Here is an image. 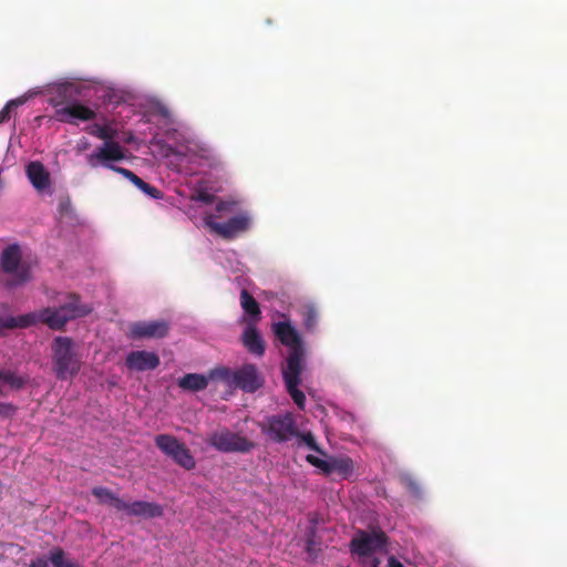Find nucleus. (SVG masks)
<instances>
[{
  "mask_svg": "<svg viewBox=\"0 0 567 567\" xmlns=\"http://www.w3.org/2000/svg\"><path fill=\"white\" fill-rule=\"evenodd\" d=\"M388 543L386 534L378 528L372 532L359 529L349 544L352 555L359 557H369L378 551H382Z\"/></svg>",
  "mask_w": 567,
  "mask_h": 567,
  "instance_id": "6e6552de",
  "label": "nucleus"
},
{
  "mask_svg": "<svg viewBox=\"0 0 567 567\" xmlns=\"http://www.w3.org/2000/svg\"><path fill=\"white\" fill-rule=\"evenodd\" d=\"M306 550L309 555H316L317 551L319 550L317 543L315 542L313 538L309 537L307 539Z\"/></svg>",
  "mask_w": 567,
  "mask_h": 567,
  "instance_id": "c9c22d12",
  "label": "nucleus"
},
{
  "mask_svg": "<svg viewBox=\"0 0 567 567\" xmlns=\"http://www.w3.org/2000/svg\"><path fill=\"white\" fill-rule=\"evenodd\" d=\"M22 100H10L0 111V123L7 122L10 118L11 111L22 104Z\"/></svg>",
  "mask_w": 567,
  "mask_h": 567,
  "instance_id": "2f4dec72",
  "label": "nucleus"
},
{
  "mask_svg": "<svg viewBox=\"0 0 567 567\" xmlns=\"http://www.w3.org/2000/svg\"><path fill=\"white\" fill-rule=\"evenodd\" d=\"M300 315L302 318V322L305 328L308 331L316 330L319 321V311L312 303H306L300 308Z\"/></svg>",
  "mask_w": 567,
  "mask_h": 567,
  "instance_id": "393cba45",
  "label": "nucleus"
},
{
  "mask_svg": "<svg viewBox=\"0 0 567 567\" xmlns=\"http://www.w3.org/2000/svg\"><path fill=\"white\" fill-rule=\"evenodd\" d=\"M52 370L58 380H72L81 370V358L70 337H55L51 343Z\"/></svg>",
  "mask_w": 567,
  "mask_h": 567,
  "instance_id": "7ed1b4c3",
  "label": "nucleus"
},
{
  "mask_svg": "<svg viewBox=\"0 0 567 567\" xmlns=\"http://www.w3.org/2000/svg\"><path fill=\"white\" fill-rule=\"evenodd\" d=\"M27 176L34 188L42 190L49 185V173L41 162L34 161L27 166Z\"/></svg>",
  "mask_w": 567,
  "mask_h": 567,
  "instance_id": "a211bd4d",
  "label": "nucleus"
},
{
  "mask_svg": "<svg viewBox=\"0 0 567 567\" xmlns=\"http://www.w3.org/2000/svg\"><path fill=\"white\" fill-rule=\"evenodd\" d=\"M240 306L245 313L249 316L247 324H257L261 319L260 307L257 300L246 289H243L240 292Z\"/></svg>",
  "mask_w": 567,
  "mask_h": 567,
  "instance_id": "6ab92c4d",
  "label": "nucleus"
},
{
  "mask_svg": "<svg viewBox=\"0 0 567 567\" xmlns=\"http://www.w3.org/2000/svg\"><path fill=\"white\" fill-rule=\"evenodd\" d=\"M155 445L168 457L183 444L177 437L171 434H158L155 436Z\"/></svg>",
  "mask_w": 567,
  "mask_h": 567,
  "instance_id": "412c9836",
  "label": "nucleus"
},
{
  "mask_svg": "<svg viewBox=\"0 0 567 567\" xmlns=\"http://www.w3.org/2000/svg\"><path fill=\"white\" fill-rule=\"evenodd\" d=\"M16 411V408L10 403L0 402V416H10Z\"/></svg>",
  "mask_w": 567,
  "mask_h": 567,
  "instance_id": "f704fd0d",
  "label": "nucleus"
},
{
  "mask_svg": "<svg viewBox=\"0 0 567 567\" xmlns=\"http://www.w3.org/2000/svg\"><path fill=\"white\" fill-rule=\"evenodd\" d=\"M241 342L249 353L257 357L265 354V341L256 328V324H247L241 334Z\"/></svg>",
  "mask_w": 567,
  "mask_h": 567,
  "instance_id": "dca6fc26",
  "label": "nucleus"
},
{
  "mask_svg": "<svg viewBox=\"0 0 567 567\" xmlns=\"http://www.w3.org/2000/svg\"><path fill=\"white\" fill-rule=\"evenodd\" d=\"M210 378L221 381L228 388L240 389L247 393H255L265 383L262 374L254 363H245L236 370L227 367H217L210 370Z\"/></svg>",
  "mask_w": 567,
  "mask_h": 567,
  "instance_id": "20e7f679",
  "label": "nucleus"
},
{
  "mask_svg": "<svg viewBox=\"0 0 567 567\" xmlns=\"http://www.w3.org/2000/svg\"><path fill=\"white\" fill-rule=\"evenodd\" d=\"M307 462L310 463L311 465L322 470L324 473L328 472V467H329V461H324V460H321L315 455H307L306 457Z\"/></svg>",
  "mask_w": 567,
  "mask_h": 567,
  "instance_id": "473e14b6",
  "label": "nucleus"
},
{
  "mask_svg": "<svg viewBox=\"0 0 567 567\" xmlns=\"http://www.w3.org/2000/svg\"><path fill=\"white\" fill-rule=\"evenodd\" d=\"M169 324L165 320L136 321L128 327V337L140 339H162L167 336Z\"/></svg>",
  "mask_w": 567,
  "mask_h": 567,
  "instance_id": "ddd939ff",
  "label": "nucleus"
},
{
  "mask_svg": "<svg viewBox=\"0 0 567 567\" xmlns=\"http://www.w3.org/2000/svg\"><path fill=\"white\" fill-rule=\"evenodd\" d=\"M78 94L76 86L71 83H62L56 86V96L51 99V104L55 107V120L72 123L73 118L80 121L95 118L96 113L92 109L75 102Z\"/></svg>",
  "mask_w": 567,
  "mask_h": 567,
  "instance_id": "f03ea898",
  "label": "nucleus"
},
{
  "mask_svg": "<svg viewBox=\"0 0 567 567\" xmlns=\"http://www.w3.org/2000/svg\"><path fill=\"white\" fill-rule=\"evenodd\" d=\"M262 434L276 443H285L298 434L293 415L289 412L268 415L258 423Z\"/></svg>",
  "mask_w": 567,
  "mask_h": 567,
  "instance_id": "423d86ee",
  "label": "nucleus"
},
{
  "mask_svg": "<svg viewBox=\"0 0 567 567\" xmlns=\"http://www.w3.org/2000/svg\"><path fill=\"white\" fill-rule=\"evenodd\" d=\"M210 380L214 381L210 378V371L207 375L199 373H187L178 379L177 384L185 391L199 392L208 386Z\"/></svg>",
  "mask_w": 567,
  "mask_h": 567,
  "instance_id": "f3484780",
  "label": "nucleus"
},
{
  "mask_svg": "<svg viewBox=\"0 0 567 567\" xmlns=\"http://www.w3.org/2000/svg\"><path fill=\"white\" fill-rule=\"evenodd\" d=\"M141 192H143L145 195H147L154 199L163 198V192H161L158 188L150 185L148 183H145V185H143V187L141 188Z\"/></svg>",
  "mask_w": 567,
  "mask_h": 567,
  "instance_id": "72a5a7b5",
  "label": "nucleus"
},
{
  "mask_svg": "<svg viewBox=\"0 0 567 567\" xmlns=\"http://www.w3.org/2000/svg\"><path fill=\"white\" fill-rule=\"evenodd\" d=\"M125 158V151L120 143L114 140L105 142L103 146L99 147L96 152L87 157L90 166L95 167L97 164L111 169L115 166L112 162H120Z\"/></svg>",
  "mask_w": 567,
  "mask_h": 567,
  "instance_id": "4468645a",
  "label": "nucleus"
},
{
  "mask_svg": "<svg viewBox=\"0 0 567 567\" xmlns=\"http://www.w3.org/2000/svg\"><path fill=\"white\" fill-rule=\"evenodd\" d=\"M125 364L134 371L155 370L159 365V358L156 353L145 350L131 351L126 357Z\"/></svg>",
  "mask_w": 567,
  "mask_h": 567,
  "instance_id": "2eb2a0df",
  "label": "nucleus"
},
{
  "mask_svg": "<svg viewBox=\"0 0 567 567\" xmlns=\"http://www.w3.org/2000/svg\"><path fill=\"white\" fill-rule=\"evenodd\" d=\"M0 264L2 270L12 276L7 282L9 287L23 285L31 279L29 266L21 264V251L18 245H10L3 249Z\"/></svg>",
  "mask_w": 567,
  "mask_h": 567,
  "instance_id": "1a4fd4ad",
  "label": "nucleus"
},
{
  "mask_svg": "<svg viewBox=\"0 0 567 567\" xmlns=\"http://www.w3.org/2000/svg\"><path fill=\"white\" fill-rule=\"evenodd\" d=\"M233 206H234V203L220 200L216 205V212H218V213L229 212V210H231Z\"/></svg>",
  "mask_w": 567,
  "mask_h": 567,
  "instance_id": "4c0bfd02",
  "label": "nucleus"
},
{
  "mask_svg": "<svg viewBox=\"0 0 567 567\" xmlns=\"http://www.w3.org/2000/svg\"><path fill=\"white\" fill-rule=\"evenodd\" d=\"M49 560L53 567H82L80 564L66 559L64 550L60 547L50 550Z\"/></svg>",
  "mask_w": 567,
  "mask_h": 567,
  "instance_id": "a878e982",
  "label": "nucleus"
},
{
  "mask_svg": "<svg viewBox=\"0 0 567 567\" xmlns=\"http://www.w3.org/2000/svg\"><path fill=\"white\" fill-rule=\"evenodd\" d=\"M207 443L223 453H249L256 447L255 442L226 427L213 432Z\"/></svg>",
  "mask_w": 567,
  "mask_h": 567,
  "instance_id": "0eeeda50",
  "label": "nucleus"
},
{
  "mask_svg": "<svg viewBox=\"0 0 567 567\" xmlns=\"http://www.w3.org/2000/svg\"><path fill=\"white\" fill-rule=\"evenodd\" d=\"M0 381L8 383L11 388L21 389L25 385L28 379L12 371H0Z\"/></svg>",
  "mask_w": 567,
  "mask_h": 567,
  "instance_id": "cd10ccee",
  "label": "nucleus"
},
{
  "mask_svg": "<svg viewBox=\"0 0 567 567\" xmlns=\"http://www.w3.org/2000/svg\"><path fill=\"white\" fill-rule=\"evenodd\" d=\"M33 316L29 313L7 319L0 317V332L4 329L28 328L33 326Z\"/></svg>",
  "mask_w": 567,
  "mask_h": 567,
  "instance_id": "5701e85b",
  "label": "nucleus"
},
{
  "mask_svg": "<svg viewBox=\"0 0 567 567\" xmlns=\"http://www.w3.org/2000/svg\"><path fill=\"white\" fill-rule=\"evenodd\" d=\"M29 567H48V560L43 557L31 560Z\"/></svg>",
  "mask_w": 567,
  "mask_h": 567,
  "instance_id": "58836bf2",
  "label": "nucleus"
},
{
  "mask_svg": "<svg viewBox=\"0 0 567 567\" xmlns=\"http://www.w3.org/2000/svg\"><path fill=\"white\" fill-rule=\"evenodd\" d=\"M303 367L297 365V359H291L289 364L282 368V378L286 385V390L300 410H305L306 395L298 389L301 383V372Z\"/></svg>",
  "mask_w": 567,
  "mask_h": 567,
  "instance_id": "f8f14e48",
  "label": "nucleus"
},
{
  "mask_svg": "<svg viewBox=\"0 0 567 567\" xmlns=\"http://www.w3.org/2000/svg\"><path fill=\"white\" fill-rule=\"evenodd\" d=\"M380 559L378 558H373L372 563H371V567H380Z\"/></svg>",
  "mask_w": 567,
  "mask_h": 567,
  "instance_id": "a19ab883",
  "label": "nucleus"
},
{
  "mask_svg": "<svg viewBox=\"0 0 567 567\" xmlns=\"http://www.w3.org/2000/svg\"><path fill=\"white\" fill-rule=\"evenodd\" d=\"M402 485L414 496L421 495V487L419 483L410 475L401 477Z\"/></svg>",
  "mask_w": 567,
  "mask_h": 567,
  "instance_id": "7c9ffc66",
  "label": "nucleus"
},
{
  "mask_svg": "<svg viewBox=\"0 0 567 567\" xmlns=\"http://www.w3.org/2000/svg\"><path fill=\"white\" fill-rule=\"evenodd\" d=\"M92 495L101 504H109L118 512H125L128 516L155 518L163 515V507L156 503L135 501L127 503L116 496L111 489L102 486L93 487Z\"/></svg>",
  "mask_w": 567,
  "mask_h": 567,
  "instance_id": "39448f33",
  "label": "nucleus"
},
{
  "mask_svg": "<svg viewBox=\"0 0 567 567\" xmlns=\"http://www.w3.org/2000/svg\"><path fill=\"white\" fill-rule=\"evenodd\" d=\"M89 134L103 140L104 143L112 141L116 136V130L109 125L93 124L87 128Z\"/></svg>",
  "mask_w": 567,
  "mask_h": 567,
  "instance_id": "bb28decb",
  "label": "nucleus"
},
{
  "mask_svg": "<svg viewBox=\"0 0 567 567\" xmlns=\"http://www.w3.org/2000/svg\"><path fill=\"white\" fill-rule=\"evenodd\" d=\"M171 458L176 464H178L179 466H182L183 468H185L187 471H190V470L195 468V466H196V461H195L194 456L192 455L189 449H187V446L184 443L179 446V449H177L173 453Z\"/></svg>",
  "mask_w": 567,
  "mask_h": 567,
  "instance_id": "b1692460",
  "label": "nucleus"
},
{
  "mask_svg": "<svg viewBox=\"0 0 567 567\" xmlns=\"http://www.w3.org/2000/svg\"><path fill=\"white\" fill-rule=\"evenodd\" d=\"M295 437H297L299 440V444L303 443L305 445H307L310 450H312L315 452H318V453L322 452L316 442V437L313 436V434L311 432L301 433L298 431V434Z\"/></svg>",
  "mask_w": 567,
  "mask_h": 567,
  "instance_id": "c756f323",
  "label": "nucleus"
},
{
  "mask_svg": "<svg viewBox=\"0 0 567 567\" xmlns=\"http://www.w3.org/2000/svg\"><path fill=\"white\" fill-rule=\"evenodd\" d=\"M389 567H404V565L399 561L394 556H391L388 560Z\"/></svg>",
  "mask_w": 567,
  "mask_h": 567,
  "instance_id": "ea45409f",
  "label": "nucleus"
},
{
  "mask_svg": "<svg viewBox=\"0 0 567 567\" xmlns=\"http://www.w3.org/2000/svg\"><path fill=\"white\" fill-rule=\"evenodd\" d=\"M111 171L116 172L121 174L123 177L128 179L132 184H134L140 190L145 185L146 182H144L141 177H138L134 172L121 167V166H112Z\"/></svg>",
  "mask_w": 567,
  "mask_h": 567,
  "instance_id": "c85d7f7f",
  "label": "nucleus"
},
{
  "mask_svg": "<svg viewBox=\"0 0 567 567\" xmlns=\"http://www.w3.org/2000/svg\"><path fill=\"white\" fill-rule=\"evenodd\" d=\"M196 199L205 204H212L214 202V195L207 192H199Z\"/></svg>",
  "mask_w": 567,
  "mask_h": 567,
  "instance_id": "e433bc0d",
  "label": "nucleus"
},
{
  "mask_svg": "<svg viewBox=\"0 0 567 567\" xmlns=\"http://www.w3.org/2000/svg\"><path fill=\"white\" fill-rule=\"evenodd\" d=\"M91 312L92 307L87 303H82L79 295L70 293L60 307H48L39 311L30 312V315L34 317L33 324L42 322L50 329L61 330L69 321L85 317Z\"/></svg>",
  "mask_w": 567,
  "mask_h": 567,
  "instance_id": "f257e3e1",
  "label": "nucleus"
},
{
  "mask_svg": "<svg viewBox=\"0 0 567 567\" xmlns=\"http://www.w3.org/2000/svg\"><path fill=\"white\" fill-rule=\"evenodd\" d=\"M155 445L168 457L183 444L177 437L171 434H158L155 436Z\"/></svg>",
  "mask_w": 567,
  "mask_h": 567,
  "instance_id": "aec40b11",
  "label": "nucleus"
},
{
  "mask_svg": "<svg viewBox=\"0 0 567 567\" xmlns=\"http://www.w3.org/2000/svg\"><path fill=\"white\" fill-rule=\"evenodd\" d=\"M206 226L224 239H233L245 233L250 226V217L247 214H239L225 223L215 221L213 216L205 218Z\"/></svg>",
  "mask_w": 567,
  "mask_h": 567,
  "instance_id": "9b49d317",
  "label": "nucleus"
},
{
  "mask_svg": "<svg viewBox=\"0 0 567 567\" xmlns=\"http://www.w3.org/2000/svg\"><path fill=\"white\" fill-rule=\"evenodd\" d=\"M272 330L279 341L289 348L286 364H289L290 360L293 358L297 359V365H302L305 349L296 329L289 322L279 321L274 323Z\"/></svg>",
  "mask_w": 567,
  "mask_h": 567,
  "instance_id": "9d476101",
  "label": "nucleus"
},
{
  "mask_svg": "<svg viewBox=\"0 0 567 567\" xmlns=\"http://www.w3.org/2000/svg\"><path fill=\"white\" fill-rule=\"evenodd\" d=\"M353 472V462L349 457H339L329 461L327 474L338 473L343 478L349 477Z\"/></svg>",
  "mask_w": 567,
  "mask_h": 567,
  "instance_id": "4be33fe9",
  "label": "nucleus"
}]
</instances>
